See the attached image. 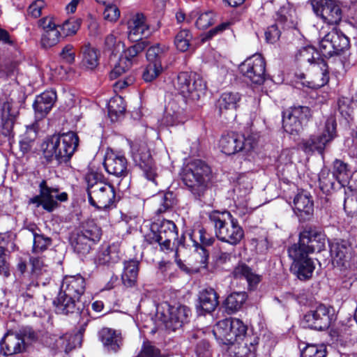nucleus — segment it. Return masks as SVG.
<instances>
[{"label":"nucleus","instance_id":"72a5a7b5","mask_svg":"<svg viewBox=\"0 0 357 357\" xmlns=\"http://www.w3.org/2000/svg\"><path fill=\"white\" fill-rule=\"evenodd\" d=\"M192 78L189 87V96H185L186 101H197L205 95L206 84L203 78L196 73L192 74Z\"/></svg>","mask_w":357,"mask_h":357},{"label":"nucleus","instance_id":"ddd939ff","mask_svg":"<svg viewBox=\"0 0 357 357\" xmlns=\"http://www.w3.org/2000/svg\"><path fill=\"white\" fill-rule=\"evenodd\" d=\"M311 116L308 107L298 106L291 107L283 112V128L291 134H298L303 129V123Z\"/></svg>","mask_w":357,"mask_h":357},{"label":"nucleus","instance_id":"6e6d98bb","mask_svg":"<svg viewBox=\"0 0 357 357\" xmlns=\"http://www.w3.org/2000/svg\"><path fill=\"white\" fill-rule=\"evenodd\" d=\"M162 71V64L157 62L156 63L149 62L143 72L142 78L146 82H152L159 76Z\"/></svg>","mask_w":357,"mask_h":357},{"label":"nucleus","instance_id":"4d7b16f0","mask_svg":"<svg viewBox=\"0 0 357 357\" xmlns=\"http://www.w3.org/2000/svg\"><path fill=\"white\" fill-rule=\"evenodd\" d=\"M326 350L324 345L308 344L301 352V357H325Z\"/></svg>","mask_w":357,"mask_h":357},{"label":"nucleus","instance_id":"473e14b6","mask_svg":"<svg viewBox=\"0 0 357 357\" xmlns=\"http://www.w3.org/2000/svg\"><path fill=\"white\" fill-rule=\"evenodd\" d=\"M120 248L118 244H112L102 248L98 253L94 261L98 265H109L117 263L120 260Z\"/></svg>","mask_w":357,"mask_h":357},{"label":"nucleus","instance_id":"f704fd0d","mask_svg":"<svg viewBox=\"0 0 357 357\" xmlns=\"http://www.w3.org/2000/svg\"><path fill=\"white\" fill-rule=\"evenodd\" d=\"M315 266L310 259L293 262L291 267V272L301 280H307L311 278Z\"/></svg>","mask_w":357,"mask_h":357},{"label":"nucleus","instance_id":"09e8293b","mask_svg":"<svg viewBox=\"0 0 357 357\" xmlns=\"http://www.w3.org/2000/svg\"><path fill=\"white\" fill-rule=\"evenodd\" d=\"M335 178L341 184L347 182L349 177V169L347 163L341 160L336 159L333 162V174Z\"/></svg>","mask_w":357,"mask_h":357},{"label":"nucleus","instance_id":"6e6552de","mask_svg":"<svg viewBox=\"0 0 357 357\" xmlns=\"http://www.w3.org/2000/svg\"><path fill=\"white\" fill-rule=\"evenodd\" d=\"M257 144V138L253 135L245 137L243 135L229 132L222 136L220 147L227 155L235 154L241 151L247 152L252 150Z\"/></svg>","mask_w":357,"mask_h":357},{"label":"nucleus","instance_id":"5fc2aeb1","mask_svg":"<svg viewBox=\"0 0 357 357\" xmlns=\"http://www.w3.org/2000/svg\"><path fill=\"white\" fill-rule=\"evenodd\" d=\"M344 209L351 216L357 215V193L351 190L345 192Z\"/></svg>","mask_w":357,"mask_h":357},{"label":"nucleus","instance_id":"dca6fc26","mask_svg":"<svg viewBox=\"0 0 357 357\" xmlns=\"http://www.w3.org/2000/svg\"><path fill=\"white\" fill-rule=\"evenodd\" d=\"M333 309L324 305H319L314 310L307 312L303 318L305 326L323 331L328 328L333 320Z\"/></svg>","mask_w":357,"mask_h":357},{"label":"nucleus","instance_id":"bf43d9fd","mask_svg":"<svg viewBox=\"0 0 357 357\" xmlns=\"http://www.w3.org/2000/svg\"><path fill=\"white\" fill-rule=\"evenodd\" d=\"M335 177L327 169H323L319 175V185L322 190L329 191L333 188Z\"/></svg>","mask_w":357,"mask_h":357},{"label":"nucleus","instance_id":"052dcab7","mask_svg":"<svg viewBox=\"0 0 357 357\" xmlns=\"http://www.w3.org/2000/svg\"><path fill=\"white\" fill-rule=\"evenodd\" d=\"M120 16L121 11L116 5L112 3L105 5V8L103 11L104 20L114 23L118 21Z\"/></svg>","mask_w":357,"mask_h":357},{"label":"nucleus","instance_id":"c9c22d12","mask_svg":"<svg viewBox=\"0 0 357 357\" xmlns=\"http://www.w3.org/2000/svg\"><path fill=\"white\" fill-rule=\"evenodd\" d=\"M232 274L235 278H244L247 280L248 286L254 288L260 282L261 277L254 272L245 264H238L234 269Z\"/></svg>","mask_w":357,"mask_h":357},{"label":"nucleus","instance_id":"423d86ee","mask_svg":"<svg viewBox=\"0 0 357 357\" xmlns=\"http://www.w3.org/2000/svg\"><path fill=\"white\" fill-rule=\"evenodd\" d=\"M178 237L176 225L171 220H163L160 223L155 222L151 226V231L147 236V241L152 244L158 243L161 250H169L171 241Z\"/></svg>","mask_w":357,"mask_h":357},{"label":"nucleus","instance_id":"4468645a","mask_svg":"<svg viewBox=\"0 0 357 357\" xmlns=\"http://www.w3.org/2000/svg\"><path fill=\"white\" fill-rule=\"evenodd\" d=\"M314 12L329 24H338L342 17L340 4L335 0H310Z\"/></svg>","mask_w":357,"mask_h":357},{"label":"nucleus","instance_id":"aec40b11","mask_svg":"<svg viewBox=\"0 0 357 357\" xmlns=\"http://www.w3.org/2000/svg\"><path fill=\"white\" fill-rule=\"evenodd\" d=\"M190 313V309L185 305H169L167 313H162V321L167 328L176 331L188 321Z\"/></svg>","mask_w":357,"mask_h":357},{"label":"nucleus","instance_id":"0eeeda50","mask_svg":"<svg viewBox=\"0 0 357 357\" xmlns=\"http://www.w3.org/2000/svg\"><path fill=\"white\" fill-rule=\"evenodd\" d=\"M39 189L40 195L31 198L29 203L36 204V206H42L48 212L58 207L57 201L66 202L68 198L66 192H59L58 188L48 186L45 180L40 183Z\"/></svg>","mask_w":357,"mask_h":357},{"label":"nucleus","instance_id":"864d4df0","mask_svg":"<svg viewBox=\"0 0 357 357\" xmlns=\"http://www.w3.org/2000/svg\"><path fill=\"white\" fill-rule=\"evenodd\" d=\"M288 253L289 257L293 259V262H296L299 261L300 260L309 259L307 255L311 252L307 250L305 245L301 244V237H299L298 243L292 245L288 249Z\"/></svg>","mask_w":357,"mask_h":357},{"label":"nucleus","instance_id":"2eb2a0df","mask_svg":"<svg viewBox=\"0 0 357 357\" xmlns=\"http://www.w3.org/2000/svg\"><path fill=\"white\" fill-rule=\"evenodd\" d=\"M85 280L80 275H66L63 278L60 288V291L67 294L68 296L76 298L77 303L82 302V316L89 313L88 305H86V301H82V298L85 291Z\"/></svg>","mask_w":357,"mask_h":357},{"label":"nucleus","instance_id":"8fccbe9b","mask_svg":"<svg viewBox=\"0 0 357 357\" xmlns=\"http://www.w3.org/2000/svg\"><path fill=\"white\" fill-rule=\"evenodd\" d=\"M296 57L297 59L301 62L315 63V65H317L320 61H323L319 59L318 52L312 46H307L301 49Z\"/></svg>","mask_w":357,"mask_h":357},{"label":"nucleus","instance_id":"3c124183","mask_svg":"<svg viewBox=\"0 0 357 357\" xmlns=\"http://www.w3.org/2000/svg\"><path fill=\"white\" fill-rule=\"evenodd\" d=\"M33 236V244L32 250L35 253H38L45 250L51 244V239L45 237L43 234H38L34 229H29Z\"/></svg>","mask_w":357,"mask_h":357},{"label":"nucleus","instance_id":"f3484780","mask_svg":"<svg viewBox=\"0 0 357 357\" xmlns=\"http://www.w3.org/2000/svg\"><path fill=\"white\" fill-rule=\"evenodd\" d=\"M19 114V107L13 100L3 102L0 108V132L6 137L13 135L15 119Z\"/></svg>","mask_w":357,"mask_h":357},{"label":"nucleus","instance_id":"37998d69","mask_svg":"<svg viewBox=\"0 0 357 357\" xmlns=\"http://www.w3.org/2000/svg\"><path fill=\"white\" fill-rule=\"evenodd\" d=\"M195 73L181 72L178 73L176 80L174 82L175 89L183 98L185 96H189V87L192 78V74Z\"/></svg>","mask_w":357,"mask_h":357},{"label":"nucleus","instance_id":"1a4fd4ad","mask_svg":"<svg viewBox=\"0 0 357 357\" xmlns=\"http://www.w3.org/2000/svg\"><path fill=\"white\" fill-rule=\"evenodd\" d=\"M337 123L333 118H329L326 121L325 128L321 134L312 135L302 143V148L305 152L317 151L322 154L328 144L336 137Z\"/></svg>","mask_w":357,"mask_h":357},{"label":"nucleus","instance_id":"393cba45","mask_svg":"<svg viewBox=\"0 0 357 357\" xmlns=\"http://www.w3.org/2000/svg\"><path fill=\"white\" fill-rule=\"evenodd\" d=\"M56 99V92L47 91L38 96L33 105L36 119H42L52 109Z\"/></svg>","mask_w":357,"mask_h":357},{"label":"nucleus","instance_id":"c756f323","mask_svg":"<svg viewBox=\"0 0 357 357\" xmlns=\"http://www.w3.org/2000/svg\"><path fill=\"white\" fill-rule=\"evenodd\" d=\"M218 295L213 288H206L199 293L197 308L204 312H213L218 305Z\"/></svg>","mask_w":357,"mask_h":357},{"label":"nucleus","instance_id":"a878e982","mask_svg":"<svg viewBox=\"0 0 357 357\" xmlns=\"http://www.w3.org/2000/svg\"><path fill=\"white\" fill-rule=\"evenodd\" d=\"M24 340L17 334L7 333L0 342V352L3 356H13L24 350Z\"/></svg>","mask_w":357,"mask_h":357},{"label":"nucleus","instance_id":"a211bd4d","mask_svg":"<svg viewBox=\"0 0 357 357\" xmlns=\"http://www.w3.org/2000/svg\"><path fill=\"white\" fill-rule=\"evenodd\" d=\"M59 144L57 146V162L59 163L67 162L75 153L78 146L79 139L74 132H64L58 135Z\"/></svg>","mask_w":357,"mask_h":357},{"label":"nucleus","instance_id":"58836bf2","mask_svg":"<svg viewBox=\"0 0 357 357\" xmlns=\"http://www.w3.org/2000/svg\"><path fill=\"white\" fill-rule=\"evenodd\" d=\"M108 115L112 121L118 119L123 115L126 111L124 100L120 96L112 97L107 102Z\"/></svg>","mask_w":357,"mask_h":357},{"label":"nucleus","instance_id":"39448f33","mask_svg":"<svg viewBox=\"0 0 357 357\" xmlns=\"http://www.w3.org/2000/svg\"><path fill=\"white\" fill-rule=\"evenodd\" d=\"M349 48V38L341 31L333 29L320 40L319 50L326 58L340 56Z\"/></svg>","mask_w":357,"mask_h":357},{"label":"nucleus","instance_id":"774afa93","mask_svg":"<svg viewBox=\"0 0 357 357\" xmlns=\"http://www.w3.org/2000/svg\"><path fill=\"white\" fill-rule=\"evenodd\" d=\"M137 357H160V351L150 342H146Z\"/></svg>","mask_w":357,"mask_h":357},{"label":"nucleus","instance_id":"6ab92c4d","mask_svg":"<svg viewBox=\"0 0 357 357\" xmlns=\"http://www.w3.org/2000/svg\"><path fill=\"white\" fill-rule=\"evenodd\" d=\"M38 26L43 30L41 36V45L50 48L59 43L61 35L60 26L56 25L50 17H43L38 21Z\"/></svg>","mask_w":357,"mask_h":357},{"label":"nucleus","instance_id":"680f3d73","mask_svg":"<svg viewBox=\"0 0 357 357\" xmlns=\"http://www.w3.org/2000/svg\"><path fill=\"white\" fill-rule=\"evenodd\" d=\"M195 259L197 262L199 264V268H206L208 260V252L206 250L202 245H199L197 243L195 244Z\"/></svg>","mask_w":357,"mask_h":357},{"label":"nucleus","instance_id":"13d9d810","mask_svg":"<svg viewBox=\"0 0 357 357\" xmlns=\"http://www.w3.org/2000/svg\"><path fill=\"white\" fill-rule=\"evenodd\" d=\"M148 45L149 43L146 40L135 43L125 51V57L122 59L126 60L128 63L129 61L132 63V59L137 56L138 54L142 52Z\"/></svg>","mask_w":357,"mask_h":357},{"label":"nucleus","instance_id":"b1692460","mask_svg":"<svg viewBox=\"0 0 357 357\" xmlns=\"http://www.w3.org/2000/svg\"><path fill=\"white\" fill-rule=\"evenodd\" d=\"M103 164L109 174L116 176H125L128 174L127 160L120 153L107 151Z\"/></svg>","mask_w":357,"mask_h":357},{"label":"nucleus","instance_id":"4be33fe9","mask_svg":"<svg viewBox=\"0 0 357 357\" xmlns=\"http://www.w3.org/2000/svg\"><path fill=\"white\" fill-rule=\"evenodd\" d=\"M351 245L344 240L330 243V253L333 263L338 266H345L353 256Z\"/></svg>","mask_w":357,"mask_h":357},{"label":"nucleus","instance_id":"412c9836","mask_svg":"<svg viewBox=\"0 0 357 357\" xmlns=\"http://www.w3.org/2000/svg\"><path fill=\"white\" fill-rule=\"evenodd\" d=\"M127 26L128 38L132 42H137L150 34L149 25L145 15L142 13L132 15L128 21Z\"/></svg>","mask_w":357,"mask_h":357},{"label":"nucleus","instance_id":"c85d7f7f","mask_svg":"<svg viewBox=\"0 0 357 357\" xmlns=\"http://www.w3.org/2000/svg\"><path fill=\"white\" fill-rule=\"evenodd\" d=\"M241 99V95L238 92L223 93L218 102L220 114L225 116L228 114L233 116Z\"/></svg>","mask_w":357,"mask_h":357},{"label":"nucleus","instance_id":"7ed1b4c3","mask_svg":"<svg viewBox=\"0 0 357 357\" xmlns=\"http://www.w3.org/2000/svg\"><path fill=\"white\" fill-rule=\"evenodd\" d=\"M101 178V175L91 172V205L105 210L114 203L115 192L112 185L98 181ZM104 213L106 215L105 211Z\"/></svg>","mask_w":357,"mask_h":357},{"label":"nucleus","instance_id":"5701e85b","mask_svg":"<svg viewBox=\"0 0 357 357\" xmlns=\"http://www.w3.org/2000/svg\"><path fill=\"white\" fill-rule=\"evenodd\" d=\"M301 244L305 245L310 252H321L324 249L326 242V236L315 229H305L300 234Z\"/></svg>","mask_w":357,"mask_h":357},{"label":"nucleus","instance_id":"9b49d317","mask_svg":"<svg viewBox=\"0 0 357 357\" xmlns=\"http://www.w3.org/2000/svg\"><path fill=\"white\" fill-rule=\"evenodd\" d=\"M259 337L252 334L231 342H225L222 349L231 357H255Z\"/></svg>","mask_w":357,"mask_h":357},{"label":"nucleus","instance_id":"f8f14e48","mask_svg":"<svg viewBox=\"0 0 357 357\" xmlns=\"http://www.w3.org/2000/svg\"><path fill=\"white\" fill-rule=\"evenodd\" d=\"M239 70L252 83L261 84L265 81L266 61L261 54H254L239 66Z\"/></svg>","mask_w":357,"mask_h":357},{"label":"nucleus","instance_id":"0e129e2a","mask_svg":"<svg viewBox=\"0 0 357 357\" xmlns=\"http://www.w3.org/2000/svg\"><path fill=\"white\" fill-rule=\"evenodd\" d=\"M252 189V183L250 178L246 176H241L238 180V184L234 189L241 196H245Z\"/></svg>","mask_w":357,"mask_h":357},{"label":"nucleus","instance_id":"79ce46f5","mask_svg":"<svg viewBox=\"0 0 357 357\" xmlns=\"http://www.w3.org/2000/svg\"><path fill=\"white\" fill-rule=\"evenodd\" d=\"M37 137V132L33 125L26 127V132L21 135L20 139V149L23 153H29L31 151L35 139Z\"/></svg>","mask_w":357,"mask_h":357},{"label":"nucleus","instance_id":"e2e57ef3","mask_svg":"<svg viewBox=\"0 0 357 357\" xmlns=\"http://www.w3.org/2000/svg\"><path fill=\"white\" fill-rule=\"evenodd\" d=\"M215 15L211 10L201 13L196 22V26L199 29H205L211 26L214 22Z\"/></svg>","mask_w":357,"mask_h":357},{"label":"nucleus","instance_id":"a19ab883","mask_svg":"<svg viewBox=\"0 0 357 357\" xmlns=\"http://www.w3.org/2000/svg\"><path fill=\"white\" fill-rule=\"evenodd\" d=\"M59 144V139L56 135H54L45 139L41 144V150L44 157L47 161L55 159L57 161L56 148Z\"/></svg>","mask_w":357,"mask_h":357},{"label":"nucleus","instance_id":"603ef678","mask_svg":"<svg viewBox=\"0 0 357 357\" xmlns=\"http://www.w3.org/2000/svg\"><path fill=\"white\" fill-rule=\"evenodd\" d=\"M155 201L159 204L158 208L155 211L157 215H162L169 211L175 204L172 192H167L159 195L155 197Z\"/></svg>","mask_w":357,"mask_h":357},{"label":"nucleus","instance_id":"cd10ccee","mask_svg":"<svg viewBox=\"0 0 357 357\" xmlns=\"http://www.w3.org/2000/svg\"><path fill=\"white\" fill-rule=\"evenodd\" d=\"M186 120L184 109L175 100L168 102L165 107L162 123L167 126H175L183 123Z\"/></svg>","mask_w":357,"mask_h":357},{"label":"nucleus","instance_id":"7c9ffc66","mask_svg":"<svg viewBox=\"0 0 357 357\" xmlns=\"http://www.w3.org/2000/svg\"><path fill=\"white\" fill-rule=\"evenodd\" d=\"M77 298L73 296H68L63 291H59L58 296L54 300L53 304L57 314H68L73 313L76 310L81 311L80 306L76 305Z\"/></svg>","mask_w":357,"mask_h":357},{"label":"nucleus","instance_id":"ea45409f","mask_svg":"<svg viewBox=\"0 0 357 357\" xmlns=\"http://www.w3.org/2000/svg\"><path fill=\"white\" fill-rule=\"evenodd\" d=\"M138 266L139 261L137 260H130L125 263L122 280L126 286L132 287L135 284L138 275Z\"/></svg>","mask_w":357,"mask_h":357},{"label":"nucleus","instance_id":"338daca9","mask_svg":"<svg viewBox=\"0 0 357 357\" xmlns=\"http://www.w3.org/2000/svg\"><path fill=\"white\" fill-rule=\"evenodd\" d=\"M81 24L79 19H70L66 21L62 25V30L66 36L75 34L79 29Z\"/></svg>","mask_w":357,"mask_h":357},{"label":"nucleus","instance_id":"de8ad7c7","mask_svg":"<svg viewBox=\"0 0 357 357\" xmlns=\"http://www.w3.org/2000/svg\"><path fill=\"white\" fill-rule=\"evenodd\" d=\"M168 50V47L160 44H155L150 47L146 52L148 61L161 64V60L165 56Z\"/></svg>","mask_w":357,"mask_h":357},{"label":"nucleus","instance_id":"9d476101","mask_svg":"<svg viewBox=\"0 0 357 357\" xmlns=\"http://www.w3.org/2000/svg\"><path fill=\"white\" fill-rule=\"evenodd\" d=\"M131 149L133 160L142 170L144 176L149 181L157 184V170L147 145L145 143H134Z\"/></svg>","mask_w":357,"mask_h":357},{"label":"nucleus","instance_id":"20e7f679","mask_svg":"<svg viewBox=\"0 0 357 357\" xmlns=\"http://www.w3.org/2000/svg\"><path fill=\"white\" fill-rule=\"evenodd\" d=\"M248 327L238 319H225L219 321L213 328L215 337L224 344L247 337Z\"/></svg>","mask_w":357,"mask_h":357},{"label":"nucleus","instance_id":"49530a36","mask_svg":"<svg viewBox=\"0 0 357 357\" xmlns=\"http://www.w3.org/2000/svg\"><path fill=\"white\" fill-rule=\"evenodd\" d=\"M192 35L188 29H182L177 33L174 38L176 48L181 52H186L191 46Z\"/></svg>","mask_w":357,"mask_h":357},{"label":"nucleus","instance_id":"c03bdc74","mask_svg":"<svg viewBox=\"0 0 357 357\" xmlns=\"http://www.w3.org/2000/svg\"><path fill=\"white\" fill-rule=\"evenodd\" d=\"M293 13H294V10L289 6L281 7L275 15L276 24L282 28L291 27L294 24Z\"/></svg>","mask_w":357,"mask_h":357},{"label":"nucleus","instance_id":"a18cd8bd","mask_svg":"<svg viewBox=\"0 0 357 357\" xmlns=\"http://www.w3.org/2000/svg\"><path fill=\"white\" fill-rule=\"evenodd\" d=\"M314 71L315 87H321L328 83L329 81L328 66L324 61H320L317 65L314 66Z\"/></svg>","mask_w":357,"mask_h":357},{"label":"nucleus","instance_id":"4c0bfd02","mask_svg":"<svg viewBox=\"0 0 357 357\" xmlns=\"http://www.w3.org/2000/svg\"><path fill=\"white\" fill-rule=\"evenodd\" d=\"M245 292H233L227 296L225 302L226 311L228 314H233L240 310L245 301Z\"/></svg>","mask_w":357,"mask_h":357},{"label":"nucleus","instance_id":"f257e3e1","mask_svg":"<svg viewBox=\"0 0 357 357\" xmlns=\"http://www.w3.org/2000/svg\"><path fill=\"white\" fill-rule=\"evenodd\" d=\"M211 169L204 161L195 160L183 169L181 178L196 198H201L208 188L211 180Z\"/></svg>","mask_w":357,"mask_h":357},{"label":"nucleus","instance_id":"2f4dec72","mask_svg":"<svg viewBox=\"0 0 357 357\" xmlns=\"http://www.w3.org/2000/svg\"><path fill=\"white\" fill-rule=\"evenodd\" d=\"M294 209L296 213L306 219L313 212V203L306 192H300L294 199Z\"/></svg>","mask_w":357,"mask_h":357},{"label":"nucleus","instance_id":"e433bc0d","mask_svg":"<svg viewBox=\"0 0 357 357\" xmlns=\"http://www.w3.org/2000/svg\"><path fill=\"white\" fill-rule=\"evenodd\" d=\"M81 344L82 335L79 333H66L56 340V349L63 350L66 354L80 347Z\"/></svg>","mask_w":357,"mask_h":357},{"label":"nucleus","instance_id":"f03ea898","mask_svg":"<svg viewBox=\"0 0 357 357\" xmlns=\"http://www.w3.org/2000/svg\"><path fill=\"white\" fill-rule=\"evenodd\" d=\"M209 220L214 226L216 237L222 242L236 245L244 236V231L230 212L213 211Z\"/></svg>","mask_w":357,"mask_h":357},{"label":"nucleus","instance_id":"bb28decb","mask_svg":"<svg viewBox=\"0 0 357 357\" xmlns=\"http://www.w3.org/2000/svg\"><path fill=\"white\" fill-rule=\"evenodd\" d=\"M99 338L108 351L116 353L123 344L121 333L109 328H103L98 333Z\"/></svg>","mask_w":357,"mask_h":357},{"label":"nucleus","instance_id":"69168bd1","mask_svg":"<svg viewBox=\"0 0 357 357\" xmlns=\"http://www.w3.org/2000/svg\"><path fill=\"white\" fill-rule=\"evenodd\" d=\"M132 66V63L128 61V63L123 60L122 58L119 60L118 64L115 65L114 68L110 73V78L116 79L121 74L128 70Z\"/></svg>","mask_w":357,"mask_h":357}]
</instances>
